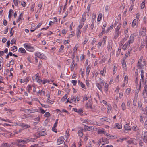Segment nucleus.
<instances>
[{
    "instance_id": "obj_23",
    "label": "nucleus",
    "mask_w": 147,
    "mask_h": 147,
    "mask_svg": "<svg viewBox=\"0 0 147 147\" xmlns=\"http://www.w3.org/2000/svg\"><path fill=\"white\" fill-rule=\"evenodd\" d=\"M106 24H104L103 26L102 27V29L103 30L102 31V32H101V34H102V35L103 34L105 33V28L106 26Z\"/></svg>"
},
{
    "instance_id": "obj_50",
    "label": "nucleus",
    "mask_w": 147,
    "mask_h": 147,
    "mask_svg": "<svg viewBox=\"0 0 147 147\" xmlns=\"http://www.w3.org/2000/svg\"><path fill=\"white\" fill-rule=\"evenodd\" d=\"M77 80H72L71 82L75 86L76 85L77 83Z\"/></svg>"
},
{
    "instance_id": "obj_34",
    "label": "nucleus",
    "mask_w": 147,
    "mask_h": 147,
    "mask_svg": "<svg viewBox=\"0 0 147 147\" xmlns=\"http://www.w3.org/2000/svg\"><path fill=\"white\" fill-rule=\"evenodd\" d=\"M13 10L11 9L10 10L9 12V14L8 15V18L9 19L11 18V12H13Z\"/></svg>"
},
{
    "instance_id": "obj_38",
    "label": "nucleus",
    "mask_w": 147,
    "mask_h": 147,
    "mask_svg": "<svg viewBox=\"0 0 147 147\" xmlns=\"http://www.w3.org/2000/svg\"><path fill=\"white\" fill-rule=\"evenodd\" d=\"M136 19H134V20L133 21V22H132V26L133 27H134V26L136 24Z\"/></svg>"
},
{
    "instance_id": "obj_49",
    "label": "nucleus",
    "mask_w": 147,
    "mask_h": 147,
    "mask_svg": "<svg viewBox=\"0 0 147 147\" xmlns=\"http://www.w3.org/2000/svg\"><path fill=\"white\" fill-rule=\"evenodd\" d=\"M130 92V88H127L126 90V93L127 94H128Z\"/></svg>"
},
{
    "instance_id": "obj_8",
    "label": "nucleus",
    "mask_w": 147,
    "mask_h": 147,
    "mask_svg": "<svg viewBox=\"0 0 147 147\" xmlns=\"http://www.w3.org/2000/svg\"><path fill=\"white\" fill-rule=\"evenodd\" d=\"M102 141L103 142V143L102 144V145L105 144H108L109 142V140L105 138H102Z\"/></svg>"
},
{
    "instance_id": "obj_18",
    "label": "nucleus",
    "mask_w": 147,
    "mask_h": 147,
    "mask_svg": "<svg viewBox=\"0 0 147 147\" xmlns=\"http://www.w3.org/2000/svg\"><path fill=\"white\" fill-rule=\"evenodd\" d=\"M97 86L99 90L102 92V88L101 85L98 83L97 84Z\"/></svg>"
},
{
    "instance_id": "obj_52",
    "label": "nucleus",
    "mask_w": 147,
    "mask_h": 147,
    "mask_svg": "<svg viewBox=\"0 0 147 147\" xmlns=\"http://www.w3.org/2000/svg\"><path fill=\"white\" fill-rule=\"evenodd\" d=\"M42 24V23H39L37 25V26L35 27V29H36L39 27Z\"/></svg>"
},
{
    "instance_id": "obj_4",
    "label": "nucleus",
    "mask_w": 147,
    "mask_h": 147,
    "mask_svg": "<svg viewBox=\"0 0 147 147\" xmlns=\"http://www.w3.org/2000/svg\"><path fill=\"white\" fill-rule=\"evenodd\" d=\"M136 36V35L135 33L131 34L129 38L128 43L130 45L131 43H133L134 40V38Z\"/></svg>"
},
{
    "instance_id": "obj_59",
    "label": "nucleus",
    "mask_w": 147,
    "mask_h": 147,
    "mask_svg": "<svg viewBox=\"0 0 147 147\" xmlns=\"http://www.w3.org/2000/svg\"><path fill=\"white\" fill-rule=\"evenodd\" d=\"M143 91L147 92V85H145Z\"/></svg>"
},
{
    "instance_id": "obj_1",
    "label": "nucleus",
    "mask_w": 147,
    "mask_h": 147,
    "mask_svg": "<svg viewBox=\"0 0 147 147\" xmlns=\"http://www.w3.org/2000/svg\"><path fill=\"white\" fill-rule=\"evenodd\" d=\"M142 57H141L138 63L137 67L139 69H144V66L146 65V61L144 60L142 61L143 64L142 63Z\"/></svg>"
},
{
    "instance_id": "obj_11",
    "label": "nucleus",
    "mask_w": 147,
    "mask_h": 147,
    "mask_svg": "<svg viewBox=\"0 0 147 147\" xmlns=\"http://www.w3.org/2000/svg\"><path fill=\"white\" fill-rule=\"evenodd\" d=\"M121 33L120 31H115V33L114 36V38H117Z\"/></svg>"
},
{
    "instance_id": "obj_9",
    "label": "nucleus",
    "mask_w": 147,
    "mask_h": 147,
    "mask_svg": "<svg viewBox=\"0 0 147 147\" xmlns=\"http://www.w3.org/2000/svg\"><path fill=\"white\" fill-rule=\"evenodd\" d=\"M35 55L37 57L42 59H43V56L41 54L40 52H37L35 53Z\"/></svg>"
},
{
    "instance_id": "obj_62",
    "label": "nucleus",
    "mask_w": 147,
    "mask_h": 147,
    "mask_svg": "<svg viewBox=\"0 0 147 147\" xmlns=\"http://www.w3.org/2000/svg\"><path fill=\"white\" fill-rule=\"evenodd\" d=\"M145 128L146 129H147V120H146L144 123Z\"/></svg>"
},
{
    "instance_id": "obj_29",
    "label": "nucleus",
    "mask_w": 147,
    "mask_h": 147,
    "mask_svg": "<svg viewBox=\"0 0 147 147\" xmlns=\"http://www.w3.org/2000/svg\"><path fill=\"white\" fill-rule=\"evenodd\" d=\"M84 24V23H81L78 26V27L77 28V30H80V29L82 27Z\"/></svg>"
},
{
    "instance_id": "obj_54",
    "label": "nucleus",
    "mask_w": 147,
    "mask_h": 147,
    "mask_svg": "<svg viewBox=\"0 0 147 147\" xmlns=\"http://www.w3.org/2000/svg\"><path fill=\"white\" fill-rule=\"evenodd\" d=\"M43 84H45L47 82H48V83L49 82V81H47V79L46 80H42Z\"/></svg>"
},
{
    "instance_id": "obj_28",
    "label": "nucleus",
    "mask_w": 147,
    "mask_h": 147,
    "mask_svg": "<svg viewBox=\"0 0 147 147\" xmlns=\"http://www.w3.org/2000/svg\"><path fill=\"white\" fill-rule=\"evenodd\" d=\"M100 120L102 121L104 120V121H106L109 122V119H108L107 118L105 117V118H102L101 119H100Z\"/></svg>"
},
{
    "instance_id": "obj_10",
    "label": "nucleus",
    "mask_w": 147,
    "mask_h": 147,
    "mask_svg": "<svg viewBox=\"0 0 147 147\" xmlns=\"http://www.w3.org/2000/svg\"><path fill=\"white\" fill-rule=\"evenodd\" d=\"M105 130L104 129H99L98 131V133L100 134H106V133L105 132Z\"/></svg>"
},
{
    "instance_id": "obj_40",
    "label": "nucleus",
    "mask_w": 147,
    "mask_h": 147,
    "mask_svg": "<svg viewBox=\"0 0 147 147\" xmlns=\"http://www.w3.org/2000/svg\"><path fill=\"white\" fill-rule=\"evenodd\" d=\"M106 37L105 36H104L103 37L102 40V41H101V42H102V43H103V45H105L106 43Z\"/></svg>"
},
{
    "instance_id": "obj_61",
    "label": "nucleus",
    "mask_w": 147,
    "mask_h": 147,
    "mask_svg": "<svg viewBox=\"0 0 147 147\" xmlns=\"http://www.w3.org/2000/svg\"><path fill=\"white\" fill-rule=\"evenodd\" d=\"M74 60H73L72 62V64H71V67H73V68H74V67H75V66L74 65Z\"/></svg>"
},
{
    "instance_id": "obj_3",
    "label": "nucleus",
    "mask_w": 147,
    "mask_h": 147,
    "mask_svg": "<svg viewBox=\"0 0 147 147\" xmlns=\"http://www.w3.org/2000/svg\"><path fill=\"white\" fill-rule=\"evenodd\" d=\"M132 129L133 130L137 131L136 135H138L140 134L141 131L140 129H139V127H138L136 125H134L132 127Z\"/></svg>"
},
{
    "instance_id": "obj_45",
    "label": "nucleus",
    "mask_w": 147,
    "mask_h": 147,
    "mask_svg": "<svg viewBox=\"0 0 147 147\" xmlns=\"http://www.w3.org/2000/svg\"><path fill=\"white\" fill-rule=\"evenodd\" d=\"M26 129L30 127V126L27 124L24 123V127Z\"/></svg>"
},
{
    "instance_id": "obj_27",
    "label": "nucleus",
    "mask_w": 147,
    "mask_h": 147,
    "mask_svg": "<svg viewBox=\"0 0 147 147\" xmlns=\"http://www.w3.org/2000/svg\"><path fill=\"white\" fill-rule=\"evenodd\" d=\"M112 45L110 43H109L108 45V49L109 51H111V49L112 48Z\"/></svg>"
},
{
    "instance_id": "obj_24",
    "label": "nucleus",
    "mask_w": 147,
    "mask_h": 147,
    "mask_svg": "<svg viewBox=\"0 0 147 147\" xmlns=\"http://www.w3.org/2000/svg\"><path fill=\"white\" fill-rule=\"evenodd\" d=\"M81 33L80 30H77V32L76 33V35L77 38H79Z\"/></svg>"
},
{
    "instance_id": "obj_44",
    "label": "nucleus",
    "mask_w": 147,
    "mask_h": 147,
    "mask_svg": "<svg viewBox=\"0 0 147 147\" xmlns=\"http://www.w3.org/2000/svg\"><path fill=\"white\" fill-rule=\"evenodd\" d=\"M121 25V24H119L117 27L115 29V31H119Z\"/></svg>"
},
{
    "instance_id": "obj_36",
    "label": "nucleus",
    "mask_w": 147,
    "mask_h": 147,
    "mask_svg": "<svg viewBox=\"0 0 147 147\" xmlns=\"http://www.w3.org/2000/svg\"><path fill=\"white\" fill-rule=\"evenodd\" d=\"M122 65L124 69H126V62L124 60H123V62L122 63Z\"/></svg>"
},
{
    "instance_id": "obj_5",
    "label": "nucleus",
    "mask_w": 147,
    "mask_h": 147,
    "mask_svg": "<svg viewBox=\"0 0 147 147\" xmlns=\"http://www.w3.org/2000/svg\"><path fill=\"white\" fill-rule=\"evenodd\" d=\"M64 138L63 136H61L57 140V144L58 145H60L62 144L64 141Z\"/></svg>"
},
{
    "instance_id": "obj_7",
    "label": "nucleus",
    "mask_w": 147,
    "mask_h": 147,
    "mask_svg": "<svg viewBox=\"0 0 147 147\" xmlns=\"http://www.w3.org/2000/svg\"><path fill=\"white\" fill-rule=\"evenodd\" d=\"M146 29L145 27L143 28L142 31L140 32V36H144L146 34Z\"/></svg>"
},
{
    "instance_id": "obj_6",
    "label": "nucleus",
    "mask_w": 147,
    "mask_h": 147,
    "mask_svg": "<svg viewBox=\"0 0 147 147\" xmlns=\"http://www.w3.org/2000/svg\"><path fill=\"white\" fill-rule=\"evenodd\" d=\"M47 135L46 133H44L43 132H39L36 133V134H34V137L36 138H38L40 136H45Z\"/></svg>"
},
{
    "instance_id": "obj_39",
    "label": "nucleus",
    "mask_w": 147,
    "mask_h": 147,
    "mask_svg": "<svg viewBox=\"0 0 147 147\" xmlns=\"http://www.w3.org/2000/svg\"><path fill=\"white\" fill-rule=\"evenodd\" d=\"M144 69H142V70L141 71V77L142 78L144 77Z\"/></svg>"
},
{
    "instance_id": "obj_17",
    "label": "nucleus",
    "mask_w": 147,
    "mask_h": 147,
    "mask_svg": "<svg viewBox=\"0 0 147 147\" xmlns=\"http://www.w3.org/2000/svg\"><path fill=\"white\" fill-rule=\"evenodd\" d=\"M105 135L107 137L109 138L113 139V138H114V136L111 135H110L109 134H108L106 133V134H105Z\"/></svg>"
},
{
    "instance_id": "obj_2",
    "label": "nucleus",
    "mask_w": 147,
    "mask_h": 147,
    "mask_svg": "<svg viewBox=\"0 0 147 147\" xmlns=\"http://www.w3.org/2000/svg\"><path fill=\"white\" fill-rule=\"evenodd\" d=\"M25 48L28 51L33 52L34 51V49L30 45L27 44H25L24 45Z\"/></svg>"
},
{
    "instance_id": "obj_57",
    "label": "nucleus",
    "mask_w": 147,
    "mask_h": 147,
    "mask_svg": "<svg viewBox=\"0 0 147 147\" xmlns=\"http://www.w3.org/2000/svg\"><path fill=\"white\" fill-rule=\"evenodd\" d=\"M80 86H81L82 88H85V85L84 84H83L82 82H80Z\"/></svg>"
},
{
    "instance_id": "obj_51",
    "label": "nucleus",
    "mask_w": 147,
    "mask_h": 147,
    "mask_svg": "<svg viewBox=\"0 0 147 147\" xmlns=\"http://www.w3.org/2000/svg\"><path fill=\"white\" fill-rule=\"evenodd\" d=\"M22 13H21V14H20V16H19V18H18V20H17V21H16V22H18L21 19H22V17H21V16H22Z\"/></svg>"
},
{
    "instance_id": "obj_60",
    "label": "nucleus",
    "mask_w": 147,
    "mask_h": 147,
    "mask_svg": "<svg viewBox=\"0 0 147 147\" xmlns=\"http://www.w3.org/2000/svg\"><path fill=\"white\" fill-rule=\"evenodd\" d=\"M7 24V20L5 19L4 20L3 22V24L5 26H6Z\"/></svg>"
},
{
    "instance_id": "obj_16",
    "label": "nucleus",
    "mask_w": 147,
    "mask_h": 147,
    "mask_svg": "<svg viewBox=\"0 0 147 147\" xmlns=\"http://www.w3.org/2000/svg\"><path fill=\"white\" fill-rule=\"evenodd\" d=\"M86 13H85L82 15V18L81 19V20H82V21L83 22H84L86 20Z\"/></svg>"
},
{
    "instance_id": "obj_25",
    "label": "nucleus",
    "mask_w": 147,
    "mask_h": 147,
    "mask_svg": "<svg viewBox=\"0 0 147 147\" xmlns=\"http://www.w3.org/2000/svg\"><path fill=\"white\" fill-rule=\"evenodd\" d=\"M17 141L19 143H23V144H24L27 143L26 140H22L20 139L18 140Z\"/></svg>"
},
{
    "instance_id": "obj_46",
    "label": "nucleus",
    "mask_w": 147,
    "mask_h": 147,
    "mask_svg": "<svg viewBox=\"0 0 147 147\" xmlns=\"http://www.w3.org/2000/svg\"><path fill=\"white\" fill-rule=\"evenodd\" d=\"M13 2L15 5L17 6L18 3V0H13Z\"/></svg>"
},
{
    "instance_id": "obj_56",
    "label": "nucleus",
    "mask_w": 147,
    "mask_h": 147,
    "mask_svg": "<svg viewBox=\"0 0 147 147\" xmlns=\"http://www.w3.org/2000/svg\"><path fill=\"white\" fill-rule=\"evenodd\" d=\"M41 105L42 107H44L45 108H47L48 107H49V105H44L42 104H41Z\"/></svg>"
},
{
    "instance_id": "obj_42",
    "label": "nucleus",
    "mask_w": 147,
    "mask_h": 147,
    "mask_svg": "<svg viewBox=\"0 0 147 147\" xmlns=\"http://www.w3.org/2000/svg\"><path fill=\"white\" fill-rule=\"evenodd\" d=\"M83 111L81 109H80L78 110L77 112L80 115H82V114L83 113Z\"/></svg>"
},
{
    "instance_id": "obj_31",
    "label": "nucleus",
    "mask_w": 147,
    "mask_h": 147,
    "mask_svg": "<svg viewBox=\"0 0 147 147\" xmlns=\"http://www.w3.org/2000/svg\"><path fill=\"white\" fill-rule=\"evenodd\" d=\"M143 96L144 98H146L147 96V92L143 91Z\"/></svg>"
},
{
    "instance_id": "obj_15",
    "label": "nucleus",
    "mask_w": 147,
    "mask_h": 147,
    "mask_svg": "<svg viewBox=\"0 0 147 147\" xmlns=\"http://www.w3.org/2000/svg\"><path fill=\"white\" fill-rule=\"evenodd\" d=\"M128 46L129 47L130 46V45L128 43H125L123 46V49L124 50H125L126 49V48L127 46Z\"/></svg>"
},
{
    "instance_id": "obj_43",
    "label": "nucleus",
    "mask_w": 147,
    "mask_h": 147,
    "mask_svg": "<svg viewBox=\"0 0 147 147\" xmlns=\"http://www.w3.org/2000/svg\"><path fill=\"white\" fill-rule=\"evenodd\" d=\"M42 64V61H39V65L38 66V69H39L41 67V65Z\"/></svg>"
},
{
    "instance_id": "obj_14",
    "label": "nucleus",
    "mask_w": 147,
    "mask_h": 147,
    "mask_svg": "<svg viewBox=\"0 0 147 147\" xmlns=\"http://www.w3.org/2000/svg\"><path fill=\"white\" fill-rule=\"evenodd\" d=\"M91 69L90 67V65L88 66L86 68V74L87 76H88L89 74V73L90 71V70Z\"/></svg>"
},
{
    "instance_id": "obj_26",
    "label": "nucleus",
    "mask_w": 147,
    "mask_h": 147,
    "mask_svg": "<svg viewBox=\"0 0 147 147\" xmlns=\"http://www.w3.org/2000/svg\"><path fill=\"white\" fill-rule=\"evenodd\" d=\"M121 107L122 108V109L123 111H124L125 109V103L123 102L122 103L121 105Z\"/></svg>"
},
{
    "instance_id": "obj_22",
    "label": "nucleus",
    "mask_w": 147,
    "mask_h": 147,
    "mask_svg": "<svg viewBox=\"0 0 147 147\" xmlns=\"http://www.w3.org/2000/svg\"><path fill=\"white\" fill-rule=\"evenodd\" d=\"M145 45H146V43L144 42V40L143 41H142V42L140 49H141L142 48H144Z\"/></svg>"
},
{
    "instance_id": "obj_63",
    "label": "nucleus",
    "mask_w": 147,
    "mask_h": 147,
    "mask_svg": "<svg viewBox=\"0 0 147 147\" xmlns=\"http://www.w3.org/2000/svg\"><path fill=\"white\" fill-rule=\"evenodd\" d=\"M64 48V46L63 45H62L61 46V47L59 49V51H61L63 50Z\"/></svg>"
},
{
    "instance_id": "obj_30",
    "label": "nucleus",
    "mask_w": 147,
    "mask_h": 147,
    "mask_svg": "<svg viewBox=\"0 0 147 147\" xmlns=\"http://www.w3.org/2000/svg\"><path fill=\"white\" fill-rule=\"evenodd\" d=\"M67 96L65 94L61 99V100L63 102L65 101L67 98Z\"/></svg>"
},
{
    "instance_id": "obj_55",
    "label": "nucleus",
    "mask_w": 147,
    "mask_h": 147,
    "mask_svg": "<svg viewBox=\"0 0 147 147\" xmlns=\"http://www.w3.org/2000/svg\"><path fill=\"white\" fill-rule=\"evenodd\" d=\"M116 127H117V128L119 129H121L122 128V126L119 125L118 124H117L116 125Z\"/></svg>"
},
{
    "instance_id": "obj_19",
    "label": "nucleus",
    "mask_w": 147,
    "mask_h": 147,
    "mask_svg": "<svg viewBox=\"0 0 147 147\" xmlns=\"http://www.w3.org/2000/svg\"><path fill=\"white\" fill-rule=\"evenodd\" d=\"M17 48L16 46H13L11 48V50L14 52H15L17 51Z\"/></svg>"
},
{
    "instance_id": "obj_12",
    "label": "nucleus",
    "mask_w": 147,
    "mask_h": 147,
    "mask_svg": "<svg viewBox=\"0 0 147 147\" xmlns=\"http://www.w3.org/2000/svg\"><path fill=\"white\" fill-rule=\"evenodd\" d=\"M124 128L125 130H131V127L128 124H126L124 126Z\"/></svg>"
},
{
    "instance_id": "obj_32",
    "label": "nucleus",
    "mask_w": 147,
    "mask_h": 147,
    "mask_svg": "<svg viewBox=\"0 0 147 147\" xmlns=\"http://www.w3.org/2000/svg\"><path fill=\"white\" fill-rule=\"evenodd\" d=\"M145 0H144V1H143L141 5V7L142 9H143L145 5Z\"/></svg>"
},
{
    "instance_id": "obj_58",
    "label": "nucleus",
    "mask_w": 147,
    "mask_h": 147,
    "mask_svg": "<svg viewBox=\"0 0 147 147\" xmlns=\"http://www.w3.org/2000/svg\"><path fill=\"white\" fill-rule=\"evenodd\" d=\"M58 119H57L56 120V121H55V122L54 125V127H56L57 125V123H58Z\"/></svg>"
},
{
    "instance_id": "obj_20",
    "label": "nucleus",
    "mask_w": 147,
    "mask_h": 147,
    "mask_svg": "<svg viewBox=\"0 0 147 147\" xmlns=\"http://www.w3.org/2000/svg\"><path fill=\"white\" fill-rule=\"evenodd\" d=\"M102 15L101 13H100L99 14L97 18V20L98 21H100L101 20L102 17Z\"/></svg>"
},
{
    "instance_id": "obj_48",
    "label": "nucleus",
    "mask_w": 147,
    "mask_h": 147,
    "mask_svg": "<svg viewBox=\"0 0 147 147\" xmlns=\"http://www.w3.org/2000/svg\"><path fill=\"white\" fill-rule=\"evenodd\" d=\"M84 125V130H88L89 131V127H88V126H86L85 125Z\"/></svg>"
},
{
    "instance_id": "obj_64",
    "label": "nucleus",
    "mask_w": 147,
    "mask_h": 147,
    "mask_svg": "<svg viewBox=\"0 0 147 147\" xmlns=\"http://www.w3.org/2000/svg\"><path fill=\"white\" fill-rule=\"evenodd\" d=\"M66 32L67 31L66 30L63 29L62 30V33L64 34H65L66 33Z\"/></svg>"
},
{
    "instance_id": "obj_21",
    "label": "nucleus",
    "mask_w": 147,
    "mask_h": 147,
    "mask_svg": "<svg viewBox=\"0 0 147 147\" xmlns=\"http://www.w3.org/2000/svg\"><path fill=\"white\" fill-rule=\"evenodd\" d=\"M18 51L21 53H25L26 52L25 49L23 48H19Z\"/></svg>"
},
{
    "instance_id": "obj_13",
    "label": "nucleus",
    "mask_w": 147,
    "mask_h": 147,
    "mask_svg": "<svg viewBox=\"0 0 147 147\" xmlns=\"http://www.w3.org/2000/svg\"><path fill=\"white\" fill-rule=\"evenodd\" d=\"M83 130H84V129H82L80 130H79L78 132L79 136L80 137H82L83 135Z\"/></svg>"
},
{
    "instance_id": "obj_35",
    "label": "nucleus",
    "mask_w": 147,
    "mask_h": 147,
    "mask_svg": "<svg viewBox=\"0 0 147 147\" xmlns=\"http://www.w3.org/2000/svg\"><path fill=\"white\" fill-rule=\"evenodd\" d=\"M144 78H141V79H140V85H139V89L140 90V89H141V82H143V80H144Z\"/></svg>"
},
{
    "instance_id": "obj_33",
    "label": "nucleus",
    "mask_w": 147,
    "mask_h": 147,
    "mask_svg": "<svg viewBox=\"0 0 147 147\" xmlns=\"http://www.w3.org/2000/svg\"><path fill=\"white\" fill-rule=\"evenodd\" d=\"M71 99L72 102H76V97L73 96H71Z\"/></svg>"
},
{
    "instance_id": "obj_37",
    "label": "nucleus",
    "mask_w": 147,
    "mask_h": 147,
    "mask_svg": "<svg viewBox=\"0 0 147 147\" xmlns=\"http://www.w3.org/2000/svg\"><path fill=\"white\" fill-rule=\"evenodd\" d=\"M128 81V77L127 76H126L124 78V82L126 83H127Z\"/></svg>"
},
{
    "instance_id": "obj_41",
    "label": "nucleus",
    "mask_w": 147,
    "mask_h": 147,
    "mask_svg": "<svg viewBox=\"0 0 147 147\" xmlns=\"http://www.w3.org/2000/svg\"><path fill=\"white\" fill-rule=\"evenodd\" d=\"M50 114L49 112H46L44 115L45 117H49L50 116Z\"/></svg>"
},
{
    "instance_id": "obj_47",
    "label": "nucleus",
    "mask_w": 147,
    "mask_h": 147,
    "mask_svg": "<svg viewBox=\"0 0 147 147\" xmlns=\"http://www.w3.org/2000/svg\"><path fill=\"white\" fill-rule=\"evenodd\" d=\"M38 109H34L31 110L30 113H33L38 112Z\"/></svg>"
},
{
    "instance_id": "obj_53",
    "label": "nucleus",
    "mask_w": 147,
    "mask_h": 147,
    "mask_svg": "<svg viewBox=\"0 0 147 147\" xmlns=\"http://www.w3.org/2000/svg\"><path fill=\"white\" fill-rule=\"evenodd\" d=\"M94 130V129L93 127H89V131H93Z\"/></svg>"
}]
</instances>
